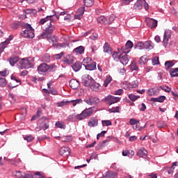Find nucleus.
I'll list each match as a JSON object with an SVG mask.
<instances>
[{
    "label": "nucleus",
    "mask_w": 178,
    "mask_h": 178,
    "mask_svg": "<svg viewBox=\"0 0 178 178\" xmlns=\"http://www.w3.org/2000/svg\"><path fill=\"white\" fill-rule=\"evenodd\" d=\"M130 49H131L126 45L121 47V51L123 52V54H129V52H130Z\"/></svg>",
    "instance_id": "obj_46"
},
{
    "label": "nucleus",
    "mask_w": 178,
    "mask_h": 178,
    "mask_svg": "<svg viewBox=\"0 0 178 178\" xmlns=\"http://www.w3.org/2000/svg\"><path fill=\"white\" fill-rule=\"evenodd\" d=\"M11 29H13V30H17V29H19V27H20V23H13L10 26Z\"/></svg>",
    "instance_id": "obj_51"
},
{
    "label": "nucleus",
    "mask_w": 178,
    "mask_h": 178,
    "mask_svg": "<svg viewBox=\"0 0 178 178\" xmlns=\"http://www.w3.org/2000/svg\"><path fill=\"white\" fill-rule=\"evenodd\" d=\"M147 94H148V95H150V96L154 95V94H155V89H154V88L149 89L147 90Z\"/></svg>",
    "instance_id": "obj_61"
},
{
    "label": "nucleus",
    "mask_w": 178,
    "mask_h": 178,
    "mask_svg": "<svg viewBox=\"0 0 178 178\" xmlns=\"http://www.w3.org/2000/svg\"><path fill=\"white\" fill-rule=\"evenodd\" d=\"M24 140H26V141H28V143H31V141H33V140H34V138L33 137V136L29 135L28 136H25L24 138Z\"/></svg>",
    "instance_id": "obj_56"
},
{
    "label": "nucleus",
    "mask_w": 178,
    "mask_h": 178,
    "mask_svg": "<svg viewBox=\"0 0 178 178\" xmlns=\"http://www.w3.org/2000/svg\"><path fill=\"white\" fill-rule=\"evenodd\" d=\"M154 44H152V42L146 41L143 43V49H153Z\"/></svg>",
    "instance_id": "obj_27"
},
{
    "label": "nucleus",
    "mask_w": 178,
    "mask_h": 178,
    "mask_svg": "<svg viewBox=\"0 0 178 178\" xmlns=\"http://www.w3.org/2000/svg\"><path fill=\"white\" fill-rule=\"evenodd\" d=\"M59 154L63 156H67L70 155V149L68 147H62L59 150Z\"/></svg>",
    "instance_id": "obj_14"
},
{
    "label": "nucleus",
    "mask_w": 178,
    "mask_h": 178,
    "mask_svg": "<svg viewBox=\"0 0 178 178\" xmlns=\"http://www.w3.org/2000/svg\"><path fill=\"white\" fill-rule=\"evenodd\" d=\"M165 66L166 70L169 71L170 70L171 67H173V66H175V63H173V61L172 60L165 61Z\"/></svg>",
    "instance_id": "obj_34"
},
{
    "label": "nucleus",
    "mask_w": 178,
    "mask_h": 178,
    "mask_svg": "<svg viewBox=\"0 0 178 178\" xmlns=\"http://www.w3.org/2000/svg\"><path fill=\"white\" fill-rule=\"evenodd\" d=\"M113 20H115V17L113 15H110L108 17L102 15L97 19V23L99 24H112Z\"/></svg>",
    "instance_id": "obj_6"
},
{
    "label": "nucleus",
    "mask_w": 178,
    "mask_h": 178,
    "mask_svg": "<svg viewBox=\"0 0 178 178\" xmlns=\"http://www.w3.org/2000/svg\"><path fill=\"white\" fill-rule=\"evenodd\" d=\"M129 60H130V56L127 54H124V56H121V58H120V63H122L124 65H127Z\"/></svg>",
    "instance_id": "obj_19"
},
{
    "label": "nucleus",
    "mask_w": 178,
    "mask_h": 178,
    "mask_svg": "<svg viewBox=\"0 0 178 178\" xmlns=\"http://www.w3.org/2000/svg\"><path fill=\"white\" fill-rule=\"evenodd\" d=\"M111 81H112V76H107L106 79L104 80V86L105 87H106L107 86H108V84H109V83H111Z\"/></svg>",
    "instance_id": "obj_41"
},
{
    "label": "nucleus",
    "mask_w": 178,
    "mask_h": 178,
    "mask_svg": "<svg viewBox=\"0 0 178 178\" xmlns=\"http://www.w3.org/2000/svg\"><path fill=\"white\" fill-rule=\"evenodd\" d=\"M84 47L79 46L74 49V52L75 54H78L79 55H81V54H84Z\"/></svg>",
    "instance_id": "obj_32"
},
{
    "label": "nucleus",
    "mask_w": 178,
    "mask_h": 178,
    "mask_svg": "<svg viewBox=\"0 0 178 178\" xmlns=\"http://www.w3.org/2000/svg\"><path fill=\"white\" fill-rule=\"evenodd\" d=\"M34 60L30 58H22L17 64L19 69H30L33 67Z\"/></svg>",
    "instance_id": "obj_4"
},
{
    "label": "nucleus",
    "mask_w": 178,
    "mask_h": 178,
    "mask_svg": "<svg viewBox=\"0 0 178 178\" xmlns=\"http://www.w3.org/2000/svg\"><path fill=\"white\" fill-rule=\"evenodd\" d=\"M91 62H92V59H91V58H90V57H87L83 59V66L86 67V65L91 63Z\"/></svg>",
    "instance_id": "obj_42"
},
{
    "label": "nucleus",
    "mask_w": 178,
    "mask_h": 178,
    "mask_svg": "<svg viewBox=\"0 0 178 178\" xmlns=\"http://www.w3.org/2000/svg\"><path fill=\"white\" fill-rule=\"evenodd\" d=\"M72 140V137L70 136H62L61 137V141H63V143H66L67 141H71Z\"/></svg>",
    "instance_id": "obj_52"
},
{
    "label": "nucleus",
    "mask_w": 178,
    "mask_h": 178,
    "mask_svg": "<svg viewBox=\"0 0 178 178\" xmlns=\"http://www.w3.org/2000/svg\"><path fill=\"white\" fill-rule=\"evenodd\" d=\"M76 119H77V120H79V114L75 115V114H72L68 116V118H67V122H76Z\"/></svg>",
    "instance_id": "obj_31"
},
{
    "label": "nucleus",
    "mask_w": 178,
    "mask_h": 178,
    "mask_svg": "<svg viewBox=\"0 0 178 178\" xmlns=\"http://www.w3.org/2000/svg\"><path fill=\"white\" fill-rule=\"evenodd\" d=\"M129 99H131V101H132L133 102H134V101H137V99H138V98H140V96L138 95H135L133 94H130L128 95Z\"/></svg>",
    "instance_id": "obj_43"
},
{
    "label": "nucleus",
    "mask_w": 178,
    "mask_h": 178,
    "mask_svg": "<svg viewBox=\"0 0 178 178\" xmlns=\"http://www.w3.org/2000/svg\"><path fill=\"white\" fill-rule=\"evenodd\" d=\"M15 176L18 178H33V175L24 174V172H22L21 171H17Z\"/></svg>",
    "instance_id": "obj_18"
},
{
    "label": "nucleus",
    "mask_w": 178,
    "mask_h": 178,
    "mask_svg": "<svg viewBox=\"0 0 178 178\" xmlns=\"http://www.w3.org/2000/svg\"><path fill=\"white\" fill-rule=\"evenodd\" d=\"M85 69L86 70H95L97 69V63L96 62H91L90 63L86 65L85 66Z\"/></svg>",
    "instance_id": "obj_22"
},
{
    "label": "nucleus",
    "mask_w": 178,
    "mask_h": 178,
    "mask_svg": "<svg viewBox=\"0 0 178 178\" xmlns=\"http://www.w3.org/2000/svg\"><path fill=\"white\" fill-rule=\"evenodd\" d=\"M17 86H19L18 83H15V81H12L8 87H10V88H15V87H17Z\"/></svg>",
    "instance_id": "obj_57"
},
{
    "label": "nucleus",
    "mask_w": 178,
    "mask_h": 178,
    "mask_svg": "<svg viewBox=\"0 0 178 178\" xmlns=\"http://www.w3.org/2000/svg\"><path fill=\"white\" fill-rule=\"evenodd\" d=\"M63 55H65V53L62 51L60 54H54V58H55V59H60Z\"/></svg>",
    "instance_id": "obj_54"
},
{
    "label": "nucleus",
    "mask_w": 178,
    "mask_h": 178,
    "mask_svg": "<svg viewBox=\"0 0 178 178\" xmlns=\"http://www.w3.org/2000/svg\"><path fill=\"white\" fill-rule=\"evenodd\" d=\"M40 129L44 131L47 130V129H49V122L45 121L42 122L40 124Z\"/></svg>",
    "instance_id": "obj_30"
},
{
    "label": "nucleus",
    "mask_w": 178,
    "mask_h": 178,
    "mask_svg": "<svg viewBox=\"0 0 178 178\" xmlns=\"http://www.w3.org/2000/svg\"><path fill=\"white\" fill-rule=\"evenodd\" d=\"M148 62V58H147V56H143L140 57L139 60V64L140 65H145Z\"/></svg>",
    "instance_id": "obj_38"
},
{
    "label": "nucleus",
    "mask_w": 178,
    "mask_h": 178,
    "mask_svg": "<svg viewBox=\"0 0 178 178\" xmlns=\"http://www.w3.org/2000/svg\"><path fill=\"white\" fill-rule=\"evenodd\" d=\"M118 51H113L112 54V58L113 60L115 62H119L120 60V58L122 57V54H120V49H118Z\"/></svg>",
    "instance_id": "obj_16"
},
{
    "label": "nucleus",
    "mask_w": 178,
    "mask_h": 178,
    "mask_svg": "<svg viewBox=\"0 0 178 178\" xmlns=\"http://www.w3.org/2000/svg\"><path fill=\"white\" fill-rule=\"evenodd\" d=\"M42 61L49 63L51 62V56L49 54H44L42 57Z\"/></svg>",
    "instance_id": "obj_40"
},
{
    "label": "nucleus",
    "mask_w": 178,
    "mask_h": 178,
    "mask_svg": "<svg viewBox=\"0 0 178 178\" xmlns=\"http://www.w3.org/2000/svg\"><path fill=\"white\" fill-rule=\"evenodd\" d=\"M130 2H133V0H123L122 2V6L130 5Z\"/></svg>",
    "instance_id": "obj_64"
},
{
    "label": "nucleus",
    "mask_w": 178,
    "mask_h": 178,
    "mask_svg": "<svg viewBox=\"0 0 178 178\" xmlns=\"http://www.w3.org/2000/svg\"><path fill=\"white\" fill-rule=\"evenodd\" d=\"M68 104H70V102L66 101V100H63L60 102H57L56 105L58 107H62V106H66V105H67Z\"/></svg>",
    "instance_id": "obj_39"
},
{
    "label": "nucleus",
    "mask_w": 178,
    "mask_h": 178,
    "mask_svg": "<svg viewBox=\"0 0 178 178\" xmlns=\"http://www.w3.org/2000/svg\"><path fill=\"white\" fill-rule=\"evenodd\" d=\"M118 176V173L113 171H108L103 175L102 178H115Z\"/></svg>",
    "instance_id": "obj_20"
},
{
    "label": "nucleus",
    "mask_w": 178,
    "mask_h": 178,
    "mask_svg": "<svg viewBox=\"0 0 178 178\" xmlns=\"http://www.w3.org/2000/svg\"><path fill=\"white\" fill-rule=\"evenodd\" d=\"M102 124L103 127L105 126H112V122L109 120H102Z\"/></svg>",
    "instance_id": "obj_48"
},
{
    "label": "nucleus",
    "mask_w": 178,
    "mask_h": 178,
    "mask_svg": "<svg viewBox=\"0 0 178 178\" xmlns=\"http://www.w3.org/2000/svg\"><path fill=\"white\" fill-rule=\"evenodd\" d=\"M95 107L92 106L90 108H85L80 114H78L79 120H84L87 118L92 115L94 113V109Z\"/></svg>",
    "instance_id": "obj_5"
},
{
    "label": "nucleus",
    "mask_w": 178,
    "mask_h": 178,
    "mask_svg": "<svg viewBox=\"0 0 178 178\" xmlns=\"http://www.w3.org/2000/svg\"><path fill=\"white\" fill-rule=\"evenodd\" d=\"M161 90H163V91H165V92H170V91H172V89L168 86L166 87H162L161 86Z\"/></svg>",
    "instance_id": "obj_59"
},
{
    "label": "nucleus",
    "mask_w": 178,
    "mask_h": 178,
    "mask_svg": "<svg viewBox=\"0 0 178 178\" xmlns=\"http://www.w3.org/2000/svg\"><path fill=\"white\" fill-rule=\"evenodd\" d=\"M54 12V15H47L46 17L41 19L39 22V24L41 25L45 24V23H47L48 24L40 35L42 38H48V35H49V34H52L55 30V25H53L52 23H55L56 20H59V15H56V13L55 11Z\"/></svg>",
    "instance_id": "obj_1"
},
{
    "label": "nucleus",
    "mask_w": 178,
    "mask_h": 178,
    "mask_svg": "<svg viewBox=\"0 0 178 178\" xmlns=\"http://www.w3.org/2000/svg\"><path fill=\"white\" fill-rule=\"evenodd\" d=\"M157 102H163L166 99V97L164 95L160 96L159 97H156Z\"/></svg>",
    "instance_id": "obj_58"
},
{
    "label": "nucleus",
    "mask_w": 178,
    "mask_h": 178,
    "mask_svg": "<svg viewBox=\"0 0 178 178\" xmlns=\"http://www.w3.org/2000/svg\"><path fill=\"white\" fill-rule=\"evenodd\" d=\"M48 41L52 44L54 48L56 49H60L61 48H65L66 47L65 44H59L58 38L56 36H51L50 38H47Z\"/></svg>",
    "instance_id": "obj_7"
},
{
    "label": "nucleus",
    "mask_w": 178,
    "mask_h": 178,
    "mask_svg": "<svg viewBox=\"0 0 178 178\" xmlns=\"http://www.w3.org/2000/svg\"><path fill=\"white\" fill-rule=\"evenodd\" d=\"M37 70L39 74H44L49 72H55L56 70V65L55 64L48 65L42 63L38 67Z\"/></svg>",
    "instance_id": "obj_3"
},
{
    "label": "nucleus",
    "mask_w": 178,
    "mask_h": 178,
    "mask_svg": "<svg viewBox=\"0 0 178 178\" xmlns=\"http://www.w3.org/2000/svg\"><path fill=\"white\" fill-rule=\"evenodd\" d=\"M10 40L12 39L7 38L5 42H1L0 44V49L3 50V49H5V48H6L8 45H9V43L10 42Z\"/></svg>",
    "instance_id": "obj_29"
},
{
    "label": "nucleus",
    "mask_w": 178,
    "mask_h": 178,
    "mask_svg": "<svg viewBox=\"0 0 178 178\" xmlns=\"http://www.w3.org/2000/svg\"><path fill=\"white\" fill-rule=\"evenodd\" d=\"M119 111H120V107L117 106V107H115V108H110L108 110V112H110L111 113H115L116 112H119Z\"/></svg>",
    "instance_id": "obj_50"
},
{
    "label": "nucleus",
    "mask_w": 178,
    "mask_h": 178,
    "mask_svg": "<svg viewBox=\"0 0 178 178\" xmlns=\"http://www.w3.org/2000/svg\"><path fill=\"white\" fill-rule=\"evenodd\" d=\"M134 9H136V10H140V9H143V1H137L134 4Z\"/></svg>",
    "instance_id": "obj_33"
},
{
    "label": "nucleus",
    "mask_w": 178,
    "mask_h": 178,
    "mask_svg": "<svg viewBox=\"0 0 178 178\" xmlns=\"http://www.w3.org/2000/svg\"><path fill=\"white\" fill-rule=\"evenodd\" d=\"M172 37V31L170 29H166L164 31L163 44L165 48H166L168 43L169 42V39Z\"/></svg>",
    "instance_id": "obj_9"
},
{
    "label": "nucleus",
    "mask_w": 178,
    "mask_h": 178,
    "mask_svg": "<svg viewBox=\"0 0 178 178\" xmlns=\"http://www.w3.org/2000/svg\"><path fill=\"white\" fill-rule=\"evenodd\" d=\"M130 69L131 70H138V67L135 63H131L130 65Z\"/></svg>",
    "instance_id": "obj_53"
},
{
    "label": "nucleus",
    "mask_w": 178,
    "mask_h": 178,
    "mask_svg": "<svg viewBox=\"0 0 178 178\" xmlns=\"http://www.w3.org/2000/svg\"><path fill=\"white\" fill-rule=\"evenodd\" d=\"M6 79L0 76V87H5L6 86Z\"/></svg>",
    "instance_id": "obj_49"
},
{
    "label": "nucleus",
    "mask_w": 178,
    "mask_h": 178,
    "mask_svg": "<svg viewBox=\"0 0 178 178\" xmlns=\"http://www.w3.org/2000/svg\"><path fill=\"white\" fill-rule=\"evenodd\" d=\"M21 26L22 29H26V30L21 32L22 37H24V38H34V29H33L31 24L22 23L21 24Z\"/></svg>",
    "instance_id": "obj_2"
},
{
    "label": "nucleus",
    "mask_w": 178,
    "mask_h": 178,
    "mask_svg": "<svg viewBox=\"0 0 178 178\" xmlns=\"http://www.w3.org/2000/svg\"><path fill=\"white\" fill-rule=\"evenodd\" d=\"M94 83V79L89 74H85L82 76V84L85 87H89Z\"/></svg>",
    "instance_id": "obj_8"
},
{
    "label": "nucleus",
    "mask_w": 178,
    "mask_h": 178,
    "mask_svg": "<svg viewBox=\"0 0 178 178\" xmlns=\"http://www.w3.org/2000/svg\"><path fill=\"white\" fill-rule=\"evenodd\" d=\"M103 51L105 52V54H108V55H112V52L113 49L108 42H105L104 46H103Z\"/></svg>",
    "instance_id": "obj_15"
},
{
    "label": "nucleus",
    "mask_w": 178,
    "mask_h": 178,
    "mask_svg": "<svg viewBox=\"0 0 178 178\" xmlns=\"http://www.w3.org/2000/svg\"><path fill=\"white\" fill-rule=\"evenodd\" d=\"M88 126H89V127H95L96 126H98V119L91 118L88 123Z\"/></svg>",
    "instance_id": "obj_21"
},
{
    "label": "nucleus",
    "mask_w": 178,
    "mask_h": 178,
    "mask_svg": "<svg viewBox=\"0 0 178 178\" xmlns=\"http://www.w3.org/2000/svg\"><path fill=\"white\" fill-rule=\"evenodd\" d=\"M62 62H63L65 65H72V63L74 62V56L68 54L63 58Z\"/></svg>",
    "instance_id": "obj_12"
},
{
    "label": "nucleus",
    "mask_w": 178,
    "mask_h": 178,
    "mask_svg": "<svg viewBox=\"0 0 178 178\" xmlns=\"http://www.w3.org/2000/svg\"><path fill=\"white\" fill-rule=\"evenodd\" d=\"M12 81H14V83H16V84H21L22 81H20V79L16 77L15 76H11Z\"/></svg>",
    "instance_id": "obj_47"
},
{
    "label": "nucleus",
    "mask_w": 178,
    "mask_h": 178,
    "mask_svg": "<svg viewBox=\"0 0 178 178\" xmlns=\"http://www.w3.org/2000/svg\"><path fill=\"white\" fill-rule=\"evenodd\" d=\"M99 86V83L93 82L89 86V90L90 91H98Z\"/></svg>",
    "instance_id": "obj_25"
},
{
    "label": "nucleus",
    "mask_w": 178,
    "mask_h": 178,
    "mask_svg": "<svg viewBox=\"0 0 178 178\" xmlns=\"http://www.w3.org/2000/svg\"><path fill=\"white\" fill-rule=\"evenodd\" d=\"M152 62L153 65H159V58L156 56L153 59H152Z\"/></svg>",
    "instance_id": "obj_55"
},
{
    "label": "nucleus",
    "mask_w": 178,
    "mask_h": 178,
    "mask_svg": "<svg viewBox=\"0 0 178 178\" xmlns=\"http://www.w3.org/2000/svg\"><path fill=\"white\" fill-rule=\"evenodd\" d=\"M84 12H86L85 7L79 8L76 12V14L74 16L75 19H77L78 20H81V17H83V15H84Z\"/></svg>",
    "instance_id": "obj_13"
},
{
    "label": "nucleus",
    "mask_w": 178,
    "mask_h": 178,
    "mask_svg": "<svg viewBox=\"0 0 178 178\" xmlns=\"http://www.w3.org/2000/svg\"><path fill=\"white\" fill-rule=\"evenodd\" d=\"M55 126L58 129H65V127H66V125H65V123H63V122H60V121L56 122Z\"/></svg>",
    "instance_id": "obj_37"
},
{
    "label": "nucleus",
    "mask_w": 178,
    "mask_h": 178,
    "mask_svg": "<svg viewBox=\"0 0 178 178\" xmlns=\"http://www.w3.org/2000/svg\"><path fill=\"white\" fill-rule=\"evenodd\" d=\"M84 102L88 105H98L99 104V99L97 97L90 96L88 99H84Z\"/></svg>",
    "instance_id": "obj_10"
},
{
    "label": "nucleus",
    "mask_w": 178,
    "mask_h": 178,
    "mask_svg": "<svg viewBox=\"0 0 178 178\" xmlns=\"http://www.w3.org/2000/svg\"><path fill=\"white\" fill-rule=\"evenodd\" d=\"M136 49H144V43L143 42H139L135 45Z\"/></svg>",
    "instance_id": "obj_44"
},
{
    "label": "nucleus",
    "mask_w": 178,
    "mask_h": 178,
    "mask_svg": "<svg viewBox=\"0 0 178 178\" xmlns=\"http://www.w3.org/2000/svg\"><path fill=\"white\" fill-rule=\"evenodd\" d=\"M83 3L86 8H91L94 5V0H83Z\"/></svg>",
    "instance_id": "obj_35"
},
{
    "label": "nucleus",
    "mask_w": 178,
    "mask_h": 178,
    "mask_svg": "<svg viewBox=\"0 0 178 178\" xmlns=\"http://www.w3.org/2000/svg\"><path fill=\"white\" fill-rule=\"evenodd\" d=\"M125 45L128 47V48H129L130 49H131V48H133V42H131V41H130V40H128L127 42V43L125 44Z\"/></svg>",
    "instance_id": "obj_60"
},
{
    "label": "nucleus",
    "mask_w": 178,
    "mask_h": 178,
    "mask_svg": "<svg viewBox=\"0 0 178 178\" xmlns=\"http://www.w3.org/2000/svg\"><path fill=\"white\" fill-rule=\"evenodd\" d=\"M138 156L143 158V156H147L148 155V152L147 149H145L144 147H141L137 152Z\"/></svg>",
    "instance_id": "obj_24"
},
{
    "label": "nucleus",
    "mask_w": 178,
    "mask_h": 178,
    "mask_svg": "<svg viewBox=\"0 0 178 178\" xmlns=\"http://www.w3.org/2000/svg\"><path fill=\"white\" fill-rule=\"evenodd\" d=\"M8 62H9L11 66H15L17 62H19V56H13L8 58Z\"/></svg>",
    "instance_id": "obj_23"
},
{
    "label": "nucleus",
    "mask_w": 178,
    "mask_h": 178,
    "mask_svg": "<svg viewBox=\"0 0 178 178\" xmlns=\"http://www.w3.org/2000/svg\"><path fill=\"white\" fill-rule=\"evenodd\" d=\"M70 86L72 90H77L80 87V82L76 79H72L70 81Z\"/></svg>",
    "instance_id": "obj_17"
},
{
    "label": "nucleus",
    "mask_w": 178,
    "mask_h": 178,
    "mask_svg": "<svg viewBox=\"0 0 178 178\" xmlns=\"http://www.w3.org/2000/svg\"><path fill=\"white\" fill-rule=\"evenodd\" d=\"M91 49V52H92V54H95L96 51H98V47H97L96 45H92L90 47Z\"/></svg>",
    "instance_id": "obj_62"
},
{
    "label": "nucleus",
    "mask_w": 178,
    "mask_h": 178,
    "mask_svg": "<svg viewBox=\"0 0 178 178\" xmlns=\"http://www.w3.org/2000/svg\"><path fill=\"white\" fill-rule=\"evenodd\" d=\"M49 94H51L52 95H58V91L54 88L50 89Z\"/></svg>",
    "instance_id": "obj_63"
},
{
    "label": "nucleus",
    "mask_w": 178,
    "mask_h": 178,
    "mask_svg": "<svg viewBox=\"0 0 178 178\" xmlns=\"http://www.w3.org/2000/svg\"><path fill=\"white\" fill-rule=\"evenodd\" d=\"M69 102L72 104L73 106H76V105H79V104H83V100L81 99H76L74 100H70Z\"/></svg>",
    "instance_id": "obj_36"
},
{
    "label": "nucleus",
    "mask_w": 178,
    "mask_h": 178,
    "mask_svg": "<svg viewBox=\"0 0 178 178\" xmlns=\"http://www.w3.org/2000/svg\"><path fill=\"white\" fill-rule=\"evenodd\" d=\"M104 101L108 104L112 105L113 104H116L120 101V97H116L112 95H108L107 97H104Z\"/></svg>",
    "instance_id": "obj_11"
},
{
    "label": "nucleus",
    "mask_w": 178,
    "mask_h": 178,
    "mask_svg": "<svg viewBox=\"0 0 178 178\" xmlns=\"http://www.w3.org/2000/svg\"><path fill=\"white\" fill-rule=\"evenodd\" d=\"M81 66H83L81 63L76 62L72 65V68L73 69L74 72H79L81 69Z\"/></svg>",
    "instance_id": "obj_26"
},
{
    "label": "nucleus",
    "mask_w": 178,
    "mask_h": 178,
    "mask_svg": "<svg viewBox=\"0 0 178 178\" xmlns=\"http://www.w3.org/2000/svg\"><path fill=\"white\" fill-rule=\"evenodd\" d=\"M129 86H131L132 88H137V87H138V81L137 80L132 81L131 82L129 83Z\"/></svg>",
    "instance_id": "obj_45"
},
{
    "label": "nucleus",
    "mask_w": 178,
    "mask_h": 178,
    "mask_svg": "<svg viewBox=\"0 0 178 178\" xmlns=\"http://www.w3.org/2000/svg\"><path fill=\"white\" fill-rule=\"evenodd\" d=\"M169 73L171 77H178V67L171 68L170 70H169Z\"/></svg>",
    "instance_id": "obj_28"
}]
</instances>
